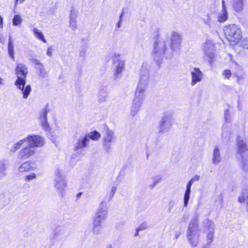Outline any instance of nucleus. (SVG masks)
Instances as JSON below:
<instances>
[{"instance_id": "nucleus-1", "label": "nucleus", "mask_w": 248, "mask_h": 248, "mask_svg": "<svg viewBox=\"0 0 248 248\" xmlns=\"http://www.w3.org/2000/svg\"><path fill=\"white\" fill-rule=\"evenodd\" d=\"M182 42V37L177 32L173 31L171 37V51L169 52L167 49L166 42L164 41L159 40L154 45L153 56L154 60L158 63H160L163 58L170 59L173 55V51L179 50Z\"/></svg>"}, {"instance_id": "nucleus-2", "label": "nucleus", "mask_w": 248, "mask_h": 248, "mask_svg": "<svg viewBox=\"0 0 248 248\" xmlns=\"http://www.w3.org/2000/svg\"><path fill=\"white\" fill-rule=\"evenodd\" d=\"M149 78V71L145 67H142L140 72V80L137 87L135 97L131 107L130 114L135 116L140 110L145 98V91L147 89Z\"/></svg>"}, {"instance_id": "nucleus-3", "label": "nucleus", "mask_w": 248, "mask_h": 248, "mask_svg": "<svg viewBox=\"0 0 248 248\" xmlns=\"http://www.w3.org/2000/svg\"><path fill=\"white\" fill-rule=\"evenodd\" d=\"M27 74V66L22 63L17 64L16 68V75L17 79L15 82V85L17 89L21 91L23 99L28 98L31 90L30 85L25 86Z\"/></svg>"}, {"instance_id": "nucleus-4", "label": "nucleus", "mask_w": 248, "mask_h": 248, "mask_svg": "<svg viewBox=\"0 0 248 248\" xmlns=\"http://www.w3.org/2000/svg\"><path fill=\"white\" fill-rule=\"evenodd\" d=\"M225 35L232 45L237 44L242 38V32L239 26L230 24L224 27Z\"/></svg>"}, {"instance_id": "nucleus-5", "label": "nucleus", "mask_w": 248, "mask_h": 248, "mask_svg": "<svg viewBox=\"0 0 248 248\" xmlns=\"http://www.w3.org/2000/svg\"><path fill=\"white\" fill-rule=\"evenodd\" d=\"M187 239L193 247H197L199 244L200 234L198 229V220L196 218H193L189 224L186 232Z\"/></svg>"}, {"instance_id": "nucleus-6", "label": "nucleus", "mask_w": 248, "mask_h": 248, "mask_svg": "<svg viewBox=\"0 0 248 248\" xmlns=\"http://www.w3.org/2000/svg\"><path fill=\"white\" fill-rule=\"evenodd\" d=\"M237 155L242 169L248 171V147L246 142L241 140L237 143Z\"/></svg>"}, {"instance_id": "nucleus-7", "label": "nucleus", "mask_w": 248, "mask_h": 248, "mask_svg": "<svg viewBox=\"0 0 248 248\" xmlns=\"http://www.w3.org/2000/svg\"><path fill=\"white\" fill-rule=\"evenodd\" d=\"M120 54L114 53L113 56V64L114 65V79L117 80L120 78L122 76V73L124 70L125 61L119 59Z\"/></svg>"}, {"instance_id": "nucleus-8", "label": "nucleus", "mask_w": 248, "mask_h": 248, "mask_svg": "<svg viewBox=\"0 0 248 248\" xmlns=\"http://www.w3.org/2000/svg\"><path fill=\"white\" fill-rule=\"evenodd\" d=\"M54 186L59 193L63 196V192L67 186L65 176L59 170L56 171L54 178Z\"/></svg>"}, {"instance_id": "nucleus-9", "label": "nucleus", "mask_w": 248, "mask_h": 248, "mask_svg": "<svg viewBox=\"0 0 248 248\" xmlns=\"http://www.w3.org/2000/svg\"><path fill=\"white\" fill-rule=\"evenodd\" d=\"M172 124L173 118L171 113L168 112L164 113L158 125L159 132L164 133L170 131Z\"/></svg>"}, {"instance_id": "nucleus-10", "label": "nucleus", "mask_w": 248, "mask_h": 248, "mask_svg": "<svg viewBox=\"0 0 248 248\" xmlns=\"http://www.w3.org/2000/svg\"><path fill=\"white\" fill-rule=\"evenodd\" d=\"M25 141L28 142V144L33 149L41 148L45 144V139L38 135H29L24 139Z\"/></svg>"}, {"instance_id": "nucleus-11", "label": "nucleus", "mask_w": 248, "mask_h": 248, "mask_svg": "<svg viewBox=\"0 0 248 248\" xmlns=\"http://www.w3.org/2000/svg\"><path fill=\"white\" fill-rule=\"evenodd\" d=\"M105 130V133L103 135V145L105 150L107 152H109L111 148V144L115 140V136L114 132L109 129L108 127H106Z\"/></svg>"}, {"instance_id": "nucleus-12", "label": "nucleus", "mask_w": 248, "mask_h": 248, "mask_svg": "<svg viewBox=\"0 0 248 248\" xmlns=\"http://www.w3.org/2000/svg\"><path fill=\"white\" fill-rule=\"evenodd\" d=\"M49 109L47 107L42 108L39 113L38 120L42 128L46 131L50 130V128L47 122V114Z\"/></svg>"}, {"instance_id": "nucleus-13", "label": "nucleus", "mask_w": 248, "mask_h": 248, "mask_svg": "<svg viewBox=\"0 0 248 248\" xmlns=\"http://www.w3.org/2000/svg\"><path fill=\"white\" fill-rule=\"evenodd\" d=\"M202 50L204 54L210 59H212L214 56L215 46L213 42L208 39L206 40L202 45Z\"/></svg>"}, {"instance_id": "nucleus-14", "label": "nucleus", "mask_w": 248, "mask_h": 248, "mask_svg": "<svg viewBox=\"0 0 248 248\" xmlns=\"http://www.w3.org/2000/svg\"><path fill=\"white\" fill-rule=\"evenodd\" d=\"M67 236L68 233L66 229L63 227L58 226L54 229L51 239L53 240H62L65 239Z\"/></svg>"}, {"instance_id": "nucleus-15", "label": "nucleus", "mask_w": 248, "mask_h": 248, "mask_svg": "<svg viewBox=\"0 0 248 248\" xmlns=\"http://www.w3.org/2000/svg\"><path fill=\"white\" fill-rule=\"evenodd\" d=\"M191 85L193 86L197 83L201 82L203 74L199 68L194 67L191 72Z\"/></svg>"}, {"instance_id": "nucleus-16", "label": "nucleus", "mask_w": 248, "mask_h": 248, "mask_svg": "<svg viewBox=\"0 0 248 248\" xmlns=\"http://www.w3.org/2000/svg\"><path fill=\"white\" fill-rule=\"evenodd\" d=\"M35 152V150L28 144V146L23 148L18 153V157L21 159H26L33 155Z\"/></svg>"}, {"instance_id": "nucleus-17", "label": "nucleus", "mask_w": 248, "mask_h": 248, "mask_svg": "<svg viewBox=\"0 0 248 248\" xmlns=\"http://www.w3.org/2000/svg\"><path fill=\"white\" fill-rule=\"evenodd\" d=\"M108 204L106 202L103 201L99 204L96 211V217H104L108 215Z\"/></svg>"}, {"instance_id": "nucleus-18", "label": "nucleus", "mask_w": 248, "mask_h": 248, "mask_svg": "<svg viewBox=\"0 0 248 248\" xmlns=\"http://www.w3.org/2000/svg\"><path fill=\"white\" fill-rule=\"evenodd\" d=\"M228 12L225 4V1L222 0V10L217 14V21L219 22H224L228 19Z\"/></svg>"}, {"instance_id": "nucleus-19", "label": "nucleus", "mask_w": 248, "mask_h": 248, "mask_svg": "<svg viewBox=\"0 0 248 248\" xmlns=\"http://www.w3.org/2000/svg\"><path fill=\"white\" fill-rule=\"evenodd\" d=\"M89 141L88 136L86 135L84 136L80 137L76 143L75 150L83 149L87 146V143Z\"/></svg>"}, {"instance_id": "nucleus-20", "label": "nucleus", "mask_w": 248, "mask_h": 248, "mask_svg": "<svg viewBox=\"0 0 248 248\" xmlns=\"http://www.w3.org/2000/svg\"><path fill=\"white\" fill-rule=\"evenodd\" d=\"M69 18V27L72 31H75L77 29V12L74 9H72L70 11Z\"/></svg>"}, {"instance_id": "nucleus-21", "label": "nucleus", "mask_w": 248, "mask_h": 248, "mask_svg": "<svg viewBox=\"0 0 248 248\" xmlns=\"http://www.w3.org/2000/svg\"><path fill=\"white\" fill-rule=\"evenodd\" d=\"M221 161V156L220 150L218 146H216L213 150L212 162L214 164L217 165Z\"/></svg>"}, {"instance_id": "nucleus-22", "label": "nucleus", "mask_w": 248, "mask_h": 248, "mask_svg": "<svg viewBox=\"0 0 248 248\" xmlns=\"http://www.w3.org/2000/svg\"><path fill=\"white\" fill-rule=\"evenodd\" d=\"M202 232L206 234L207 245L210 246L214 239L215 228H211L209 230H204Z\"/></svg>"}, {"instance_id": "nucleus-23", "label": "nucleus", "mask_w": 248, "mask_h": 248, "mask_svg": "<svg viewBox=\"0 0 248 248\" xmlns=\"http://www.w3.org/2000/svg\"><path fill=\"white\" fill-rule=\"evenodd\" d=\"M102 223V218H95L93 221V233L98 234L100 233Z\"/></svg>"}, {"instance_id": "nucleus-24", "label": "nucleus", "mask_w": 248, "mask_h": 248, "mask_svg": "<svg viewBox=\"0 0 248 248\" xmlns=\"http://www.w3.org/2000/svg\"><path fill=\"white\" fill-rule=\"evenodd\" d=\"M211 228H215V225L213 221L208 218H204L201 227L202 231L209 230Z\"/></svg>"}, {"instance_id": "nucleus-25", "label": "nucleus", "mask_w": 248, "mask_h": 248, "mask_svg": "<svg viewBox=\"0 0 248 248\" xmlns=\"http://www.w3.org/2000/svg\"><path fill=\"white\" fill-rule=\"evenodd\" d=\"M238 201L239 202H244L247 201L248 205L247 211L248 212V186L242 190L241 194L239 196Z\"/></svg>"}, {"instance_id": "nucleus-26", "label": "nucleus", "mask_w": 248, "mask_h": 248, "mask_svg": "<svg viewBox=\"0 0 248 248\" xmlns=\"http://www.w3.org/2000/svg\"><path fill=\"white\" fill-rule=\"evenodd\" d=\"M108 93L106 89L100 90L98 93V100L99 103L105 102L107 101Z\"/></svg>"}, {"instance_id": "nucleus-27", "label": "nucleus", "mask_w": 248, "mask_h": 248, "mask_svg": "<svg viewBox=\"0 0 248 248\" xmlns=\"http://www.w3.org/2000/svg\"><path fill=\"white\" fill-rule=\"evenodd\" d=\"M31 169V163L29 161L23 162L18 168V171L20 172H25L30 170Z\"/></svg>"}, {"instance_id": "nucleus-28", "label": "nucleus", "mask_w": 248, "mask_h": 248, "mask_svg": "<svg viewBox=\"0 0 248 248\" xmlns=\"http://www.w3.org/2000/svg\"><path fill=\"white\" fill-rule=\"evenodd\" d=\"M32 32L34 36L36 38L41 40L45 43H46V40L43 33L40 30L36 28H34L32 30Z\"/></svg>"}, {"instance_id": "nucleus-29", "label": "nucleus", "mask_w": 248, "mask_h": 248, "mask_svg": "<svg viewBox=\"0 0 248 248\" xmlns=\"http://www.w3.org/2000/svg\"><path fill=\"white\" fill-rule=\"evenodd\" d=\"M224 115L225 118L226 123L223 126V133L222 134H224V132L227 131V129L228 127L229 123L230 120V113L228 109H226L224 111Z\"/></svg>"}, {"instance_id": "nucleus-30", "label": "nucleus", "mask_w": 248, "mask_h": 248, "mask_svg": "<svg viewBox=\"0 0 248 248\" xmlns=\"http://www.w3.org/2000/svg\"><path fill=\"white\" fill-rule=\"evenodd\" d=\"M24 142L25 140L23 139L19 140L17 142L13 144L11 146V148L10 149V152L11 153H15L17 150H18L20 148V147L22 146V145Z\"/></svg>"}, {"instance_id": "nucleus-31", "label": "nucleus", "mask_w": 248, "mask_h": 248, "mask_svg": "<svg viewBox=\"0 0 248 248\" xmlns=\"http://www.w3.org/2000/svg\"><path fill=\"white\" fill-rule=\"evenodd\" d=\"M233 8L236 12H241L243 9V1L242 0H234L233 4Z\"/></svg>"}, {"instance_id": "nucleus-32", "label": "nucleus", "mask_w": 248, "mask_h": 248, "mask_svg": "<svg viewBox=\"0 0 248 248\" xmlns=\"http://www.w3.org/2000/svg\"><path fill=\"white\" fill-rule=\"evenodd\" d=\"M191 193V187L186 185V189L184 194V206L186 207L187 206L188 201L190 198V194Z\"/></svg>"}, {"instance_id": "nucleus-33", "label": "nucleus", "mask_w": 248, "mask_h": 248, "mask_svg": "<svg viewBox=\"0 0 248 248\" xmlns=\"http://www.w3.org/2000/svg\"><path fill=\"white\" fill-rule=\"evenodd\" d=\"M8 53L10 56L13 59H14V45L11 38L10 37L9 39L8 45Z\"/></svg>"}, {"instance_id": "nucleus-34", "label": "nucleus", "mask_w": 248, "mask_h": 248, "mask_svg": "<svg viewBox=\"0 0 248 248\" xmlns=\"http://www.w3.org/2000/svg\"><path fill=\"white\" fill-rule=\"evenodd\" d=\"M36 68L39 71L38 74L40 77L44 78L47 77V72L46 71L43 64L39 67H36Z\"/></svg>"}, {"instance_id": "nucleus-35", "label": "nucleus", "mask_w": 248, "mask_h": 248, "mask_svg": "<svg viewBox=\"0 0 248 248\" xmlns=\"http://www.w3.org/2000/svg\"><path fill=\"white\" fill-rule=\"evenodd\" d=\"M88 136L89 140L92 139L93 140H96L99 139L101 136L100 133L96 131L90 132L88 134L86 135Z\"/></svg>"}, {"instance_id": "nucleus-36", "label": "nucleus", "mask_w": 248, "mask_h": 248, "mask_svg": "<svg viewBox=\"0 0 248 248\" xmlns=\"http://www.w3.org/2000/svg\"><path fill=\"white\" fill-rule=\"evenodd\" d=\"M22 22V18L19 15H16L13 19V24L14 26H18Z\"/></svg>"}, {"instance_id": "nucleus-37", "label": "nucleus", "mask_w": 248, "mask_h": 248, "mask_svg": "<svg viewBox=\"0 0 248 248\" xmlns=\"http://www.w3.org/2000/svg\"><path fill=\"white\" fill-rule=\"evenodd\" d=\"M239 46L242 48L248 50V38H245L239 42Z\"/></svg>"}, {"instance_id": "nucleus-38", "label": "nucleus", "mask_w": 248, "mask_h": 248, "mask_svg": "<svg viewBox=\"0 0 248 248\" xmlns=\"http://www.w3.org/2000/svg\"><path fill=\"white\" fill-rule=\"evenodd\" d=\"M200 176L198 175H196L194 176H193L188 182L186 185L191 187V186L192 185V184L195 182L197 181L200 180Z\"/></svg>"}, {"instance_id": "nucleus-39", "label": "nucleus", "mask_w": 248, "mask_h": 248, "mask_svg": "<svg viewBox=\"0 0 248 248\" xmlns=\"http://www.w3.org/2000/svg\"><path fill=\"white\" fill-rule=\"evenodd\" d=\"M202 20L205 25L210 27L211 23V18L209 14L207 15L206 17L203 18Z\"/></svg>"}, {"instance_id": "nucleus-40", "label": "nucleus", "mask_w": 248, "mask_h": 248, "mask_svg": "<svg viewBox=\"0 0 248 248\" xmlns=\"http://www.w3.org/2000/svg\"><path fill=\"white\" fill-rule=\"evenodd\" d=\"M5 170V164L3 162H0V177L4 175V171Z\"/></svg>"}, {"instance_id": "nucleus-41", "label": "nucleus", "mask_w": 248, "mask_h": 248, "mask_svg": "<svg viewBox=\"0 0 248 248\" xmlns=\"http://www.w3.org/2000/svg\"><path fill=\"white\" fill-rule=\"evenodd\" d=\"M222 75L224 78L228 79L232 76V73L229 70H225L223 71Z\"/></svg>"}, {"instance_id": "nucleus-42", "label": "nucleus", "mask_w": 248, "mask_h": 248, "mask_svg": "<svg viewBox=\"0 0 248 248\" xmlns=\"http://www.w3.org/2000/svg\"><path fill=\"white\" fill-rule=\"evenodd\" d=\"M36 178V175L34 173L27 175L25 178V180L27 182H30Z\"/></svg>"}, {"instance_id": "nucleus-43", "label": "nucleus", "mask_w": 248, "mask_h": 248, "mask_svg": "<svg viewBox=\"0 0 248 248\" xmlns=\"http://www.w3.org/2000/svg\"><path fill=\"white\" fill-rule=\"evenodd\" d=\"M176 202L173 200H170L168 202L169 210L170 211L175 205Z\"/></svg>"}, {"instance_id": "nucleus-44", "label": "nucleus", "mask_w": 248, "mask_h": 248, "mask_svg": "<svg viewBox=\"0 0 248 248\" xmlns=\"http://www.w3.org/2000/svg\"><path fill=\"white\" fill-rule=\"evenodd\" d=\"M147 228V224L146 223H143L141 224H140L137 228V232L144 230L146 229Z\"/></svg>"}, {"instance_id": "nucleus-45", "label": "nucleus", "mask_w": 248, "mask_h": 248, "mask_svg": "<svg viewBox=\"0 0 248 248\" xmlns=\"http://www.w3.org/2000/svg\"><path fill=\"white\" fill-rule=\"evenodd\" d=\"M181 229L180 227H179V229L175 231V233H174V237L176 239H178L180 235H181Z\"/></svg>"}, {"instance_id": "nucleus-46", "label": "nucleus", "mask_w": 248, "mask_h": 248, "mask_svg": "<svg viewBox=\"0 0 248 248\" xmlns=\"http://www.w3.org/2000/svg\"><path fill=\"white\" fill-rule=\"evenodd\" d=\"M117 190V188L116 186H112L111 188V191L110 192L109 195L111 198H112L114 195Z\"/></svg>"}, {"instance_id": "nucleus-47", "label": "nucleus", "mask_w": 248, "mask_h": 248, "mask_svg": "<svg viewBox=\"0 0 248 248\" xmlns=\"http://www.w3.org/2000/svg\"><path fill=\"white\" fill-rule=\"evenodd\" d=\"M86 54V48H82L79 52V56L82 57H84Z\"/></svg>"}, {"instance_id": "nucleus-48", "label": "nucleus", "mask_w": 248, "mask_h": 248, "mask_svg": "<svg viewBox=\"0 0 248 248\" xmlns=\"http://www.w3.org/2000/svg\"><path fill=\"white\" fill-rule=\"evenodd\" d=\"M123 16V13L122 12L121 13V15L120 16V20L118 21V22L117 23V25H116L117 27L119 28H120L121 26Z\"/></svg>"}, {"instance_id": "nucleus-49", "label": "nucleus", "mask_w": 248, "mask_h": 248, "mask_svg": "<svg viewBox=\"0 0 248 248\" xmlns=\"http://www.w3.org/2000/svg\"><path fill=\"white\" fill-rule=\"evenodd\" d=\"M46 54L49 56V57H51L52 56V47L51 46L50 47H48L47 49V51H46Z\"/></svg>"}, {"instance_id": "nucleus-50", "label": "nucleus", "mask_w": 248, "mask_h": 248, "mask_svg": "<svg viewBox=\"0 0 248 248\" xmlns=\"http://www.w3.org/2000/svg\"><path fill=\"white\" fill-rule=\"evenodd\" d=\"M33 62L35 64L36 67H39L42 64L40 61L37 59H34Z\"/></svg>"}, {"instance_id": "nucleus-51", "label": "nucleus", "mask_w": 248, "mask_h": 248, "mask_svg": "<svg viewBox=\"0 0 248 248\" xmlns=\"http://www.w3.org/2000/svg\"><path fill=\"white\" fill-rule=\"evenodd\" d=\"M3 26V18L2 17L0 16V28H2Z\"/></svg>"}, {"instance_id": "nucleus-52", "label": "nucleus", "mask_w": 248, "mask_h": 248, "mask_svg": "<svg viewBox=\"0 0 248 248\" xmlns=\"http://www.w3.org/2000/svg\"><path fill=\"white\" fill-rule=\"evenodd\" d=\"M82 192H79L78 193L77 195H76V198H77V199H78L79 198H80L81 196L82 195Z\"/></svg>"}, {"instance_id": "nucleus-53", "label": "nucleus", "mask_w": 248, "mask_h": 248, "mask_svg": "<svg viewBox=\"0 0 248 248\" xmlns=\"http://www.w3.org/2000/svg\"><path fill=\"white\" fill-rule=\"evenodd\" d=\"M25 0H16L15 5H16L18 2L22 3Z\"/></svg>"}, {"instance_id": "nucleus-54", "label": "nucleus", "mask_w": 248, "mask_h": 248, "mask_svg": "<svg viewBox=\"0 0 248 248\" xmlns=\"http://www.w3.org/2000/svg\"><path fill=\"white\" fill-rule=\"evenodd\" d=\"M0 85H4L3 79L0 77Z\"/></svg>"}, {"instance_id": "nucleus-55", "label": "nucleus", "mask_w": 248, "mask_h": 248, "mask_svg": "<svg viewBox=\"0 0 248 248\" xmlns=\"http://www.w3.org/2000/svg\"><path fill=\"white\" fill-rule=\"evenodd\" d=\"M140 231L137 232V228L136 230V233L135 234V236H137L139 235V232Z\"/></svg>"}, {"instance_id": "nucleus-56", "label": "nucleus", "mask_w": 248, "mask_h": 248, "mask_svg": "<svg viewBox=\"0 0 248 248\" xmlns=\"http://www.w3.org/2000/svg\"><path fill=\"white\" fill-rule=\"evenodd\" d=\"M237 82L238 83H239L240 80V79H241V78L240 77H239V76H237Z\"/></svg>"}, {"instance_id": "nucleus-57", "label": "nucleus", "mask_w": 248, "mask_h": 248, "mask_svg": "<svg viewBox=\"0 0 248 248\" xmlns=\"http://www.w3.org/2000/svg\"><path fill=\"white\" fill-rule=\"evenodd\" d=\"M202 248H206L205 247H203Z\"/></svg>"}, {"instance_id": "nucleus-58", "label": "nucleus", "mask_w": 248, "mask_h": 248, "mask_svg": "<svg viewBox=\"0 0 248 248\" xmlns=\"http://www.w3.org/2000/svg\"><path fill=\"white\" fill-rule=\"evenodd\" d=\"M173 1H174L175 0H172Z\"/></svg>"}]
</instances>
